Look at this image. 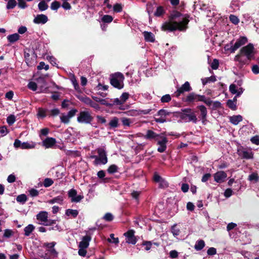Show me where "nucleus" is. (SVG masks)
<instances>
[{
    "instance_id": "nucleus-61",
    "label": "nucleus",
    "mask_w": 259,
    "mask_h": 259,
    "mask_svg": "<svg viewBox=\"0 0 259 259\" xmlns=\"http://www.w3.org/2000/svg\"><path fill=\"white\" fill-rule=\"evenodd\" d=\"M164 13V10L162 7H157L154 15L156 16H160Z\"/></svg>"
},
{
    "instance_id": "nucleus-16",
    "label": "nucleus",
    "mask_w": 259,
    "mask_h": 259,
    "mask_svg": "<svg viewBox=\"0 0 259 259\" xmlns=\"http://www.w3.org/2000/svg\"><path fill=\"white\" fill-rule=\"evenodd\" d=\"M161 139L160 140L157 141V144L159 145L157 151L159 152L162 153L166 150V143L167 142V138L163 136H160Z\"/></svg>"
},
{
    "instance_id": "nucleus-57",
    "label": "nucleus",
    "mask_w": 259,
    "mask_h": 259,
    "mask_svg": "<svg viewBox=\"0 0 259 259\" xmlns=\"http://www.w3.org/2000/svg\"><path fill=\"white\" fill-rule=\"evenodd\" d=\"M201 98L203 99H201V102H203L208 106H211L213 101H211L209 98H206L204 96Z\"/></svg>"
},
{
    "instance_id": "nucleus-44",
    "label": "nucleus",
    "mask_w": 259,
    "mask_h": 259,
    "mask_svg": "<svg viewBox=\"0 0 259 259\" xmlns=\"http://www.w3.org/2000/svg\"><path fill=\"white\" fill-rule=\"evenodd\" d=\"M50 114L49 115L50 116H56L58 115L60 113V110L58 108H54L49 111Z\"/></svg>"
},
{
    "instance_id": "nucleus-42",
    "label": "nucleus",
    "mask_w": 259,
    "mask_h": 259,
    "mask_svg": "<svg viewBox=\"0 0 259 259\" xmlns=\"http://www.w3.org/2000/svg\"><path fill=\"white\" fill-rule=\"evenodd\" d=\"M17 5L16 1L15 0H9L7 5V9H12Z\"/></svg>"
},
{
    "instance_id": "nucleus-9",
    "label": "nucleus",
    "mask_w": 259,
    "mask_h": 259,
    "mask_svg": "<svg viewBox=\"0 0 259 259\" xmlns=\"http://www.w3.org/2000/svg\"><path fill=\"white\" fill-rule=\"evenodd\" d=\"M250 60V59L240 52L234 58V61L238 62L237 66L240 69H241L244 65L247 64Z\"/></svg>"
},
{
    "instance_id": "nucleus-21",
    "label": "nucleus",
    "mask_w": 259,
    "mask_h": 259,
    "mask_svg": "<svg viewBox=\"0 0 259 259\" xmlns=\"http://www.w3.org/2000/svg\"><path fill=\"white\" fill-rule=\"evenodd\" d=\"M56 143V140L53 138H47L42 141V145L46 148H52Z\"/></svg>"
},
{
    "instance_id": "nucleus-52",
    "label": "nucleus",
    "mask_w": 259,
    "mask_h": 259,
    "mask_svg": "<svg viewBox=\"0 0 259 259\" xmlns=\"http://www.w3.org/2000/svg\"><path fill=\"white\" fill-rule=\"evenodd\" d=\"M8 133V130L5 126L0 127V138L3 137Z\"/></svg>"
},
{
    "instance_id": "nucleus-49",
    "label": "nucleus",
    "mask_w": 259,
    "mask_h": 259,
    "mask_svg": "<svg viewBox=\"0 0 259 259\" xmlns=\"http://www.w3.org/2000/svg\"><path fill=\"white\" fill-rule=\"evenodd\" d=\"M229 19L230 21L234 24H237L239 22V19L238 18L234 15H230L229 16Z\"/></svg>"
},
{
    "instance_id": "nucleus-26",
    "label": "nucleus",
    "mask_w": 259,
    "mask_h": 259,
    "mask_svg": "<svg viewBox=\"0 0 259 259\" xmlns=\"http://www.w3.org/2000/svg\"><path fill=\"white\" fill-rule=\"evenodd\" d=\"M35 227L32 224H29L24 229V235L26 236H29L34 231Z\"/></svg>"
},
{
    "instance_id": "nucleus-34",
    "label": "nucleus",
    "mask_w": 259,
    "mask_h": 259,
    "mask_svg": "<svg viewBox=\"0 0 259 259\" xmlns=\"http://www.w3.org/2000/svg\"><path fill=\"white\" fill-rule=\"evenodd\" d=\"M78 214V212L76 209H68L66 210L65 214L68 217L72 216L75 218Z\"/></svg>"
},
{
    "instance_id": "nucleus-8",
    "label": "nucleus",
    "mask_w": 259,
    "mask_h": 259,
    "mask_svg": "<svg viewBox=\"0 0 259 259\" xmlns=\"http://www.w3.org/2000/svg\"><path fill=\"white\" fill-rule=\"evenodd\" d=\"M93 120V117L90 113L87 110L79 112L77 117V121L79 123L89 124Z\"/></svg>"
},
{
    "instance_id": "nucleus-63",
    "label": "nucleus",
    "mask_w": 259,
    "mask_h": 259,
    "mask_svg": "<svg viewBox=\"0 0 259 259\" xmlns=\"http://www.w3.org/2000/svg\"><path fill=\"white\" fill-rule=\"evenodd\" d=\"M251 71L254 74H259V66L256 64L253 65L251 67Z\"/></svg>"
},
{
    "instance_id": "nucleus-36",
    "label": "nucleus",
    "mask_w": 259,
    "mask_h": 259,
    "mask_svg": "<svg viewBox=\"0 0 259 259\" xmlns=\"http://www.w3.org/2000/svg\"><path fill=\"white\" fill-rule=\"evenodd\" d=\"M27 200V196L24 194L18 195L16 198V201L22 204L25 203Z\"/></svg>"
},
{
    "instance_id": "nucleus-6",
    "label": "nucleus",
    "mask_w": 259,
    "mask_h": 259,
    "mask_svg": "<svg viewBox=\"0 0 259 259\" xmlns=\"http://www.w3.org/2000/svg\"><path fill=\"white\" fill-rule=\"evenodd\" d=\"M237 154L242 159H252L254 153L250 148L239 146L237 148Z\"/></svg>"
},
{
    "instance_id": "nucleus-7",
    "label": "nucleus",
    "mask_w": 259,
    "mask_h": 259,
    "mask_svg": "<svg viewBox=\"0 0 259 259\" xmlns=\"http://www.w3.org/2000/svg\"><path fill=\"white\" fill-rule=\"evenodd\" d=\"M247 41V38L245 36L239 37L235 42L234 45H227L225 47V49L229 51L230 53H234L236 50L239 48L241 46L246 44Z\"/></svg>"
},
{
    "instance_id": "nucleus-56",
    "label": "nucleus",
    "mask_w": 259,
    "mask_h": 259,
    "mask_svg": "<svg viewBox=\"0 0 259 259\" xmlns=\"http://www.w3.org/2000/svg\"><path fill=\"white\" fill-rule=\"evenodd\" d=\"M152 244L153 242L151 241H144L142 244L143 246H145V249L146 251H148L151 249Z\"/></svg>"
},
{
    "instance_id": "nucleus-10",
    "label": "nucleus",
    "mask_w": 259,
    "mask_h": 259,
    "mask_svg": "<svg viewBox=\"0 0 259 259\" xmlns=\"http://www.w3.org/2000/svg\"><path fill=\"white\" fill-rule=\"evenodd\" d=\"M240 52L250 60L254 58V47L251 44L243 47Z\"/></svg>"
},
{
    "instance_id": "nucleus-35",
    "label": "nucleus",
    "mask_w": 259,
    "mask_h": 259,
    "mask_svg": "<svg viewBox=\"0 0 259 259\" xmlns=\"http://www.w3.org/2000/svg\"><path fill=\"white\" fill-rule=\"evenodd\" d=\"M60 121L64 124H68L70 122V118L65 113H62L60 116Z\"/></svg>"
},
{
    "instance_id": "nucleus-51",
    "label": "nucleus",
    "mask_w": 259,
    "mask_h": 259,
    "mask_svg": "<svg viewBox=\"0 0 259 259\" xmlns=\"http://www.w3.org/2000/svg\"><path fill=\"white\" fill-rule=\"evenodd\" d=\"M221 103L220 102L216 101H213L212 103V110H217L218 109H219L221 108Z\"/></svg>"
},
{
    "instance_id": "nucleus-48",
    "label": "nucleus",
    "mask_w": 259,
    "mask_h": 259,
    "mask_svg": "<svg viewBox=\"0 0 259 259\" xmlns=\"http://www.w3.org/2000/svg\"><path fill=\"white\" fill-rule=\"evenodd\" d=\"M60 7V4L57 1H54L51 5V9L52 10L57 11Z\"/></svg>"
},
{
    "instance_id": "nucleus-38",
    "label": "nucleus",
    "mask_w": 259,
    "mask_h": 259,
    "mask_svg": "<svg viewBox=\"0 0 259 259\" xmlns=\"http://www.w3.org/2000/svg\"><path fill=\"white\" fill-rule=\"evenodd\" d=\"M171 232L174 237H176L179 235L180 230L179 228H177V225H174L171 228Z\"/></svg>"
},
{
    "instance_id": "nucleus-11",
    "label": "nucleus",
    "mask_w": 259,
    "mask_h": 259,
    "mask_svg": "<svg viewBox=\"0 0 259 259\" xmlns=\"http://www.w3.org/2000/svg\"><path fill=\"white\" fill-rule=\"evenodd\" d=\"M170 113L164 109L160 110L157 113L158 117L155 118V121L157 123H164L166 122V117Z\"/></svg>"
},
{
    "instance_id": "nucleus-30",
    "label": "nucleus",
    "mask_w": 259,
    "mask_h": 259,
    "mask_svg": "<svg viewBox=\"0 0 259 259\" xmlns=\"http://www.w3.org/2000/svg\"><path fill=\"white\" fill-rule=\"evenodd\" d=\"M22 149H33L35 146V144L34 142H23L22 144Z\"/></svg>"
},
{
    "instance_id": "nucleus-20",
    "label": "nucleus",
    "mask_w": 259,
    "mask_h": 259,
    "mask_svg": "<svg viewBox=\"0 0 259 259\" xmlns=\"http://www.w3.org/2000/svg\"><path fill=\"white\" fill-rule=\"evenodd\" d=\"M48 21V17L44 14H39L36 15V16L33 19V22L35 24H44L46 23Z\"/></svg>"
},
{
    "instance_id": "nucleus-13",
    "label": "nucleus",
    "mask_w": 259,
    "mask_h": 259,
    "mask_svg": "<svg viewBox=\"0 0 259 259\" xmlns=\"http://www.w3.org/2000/svg\"><path fill=\"white\" fill-rule=\"evenodd\" d=\"M197 108L200 111V115L199 118L202 121V123L204 124L207 122V111L206 108L204 105H199L197 107Z\"/></svg>"
},
{
    "instance_id": "nucleus-60",
    "label": "nucleus",
    "mask_w": 259,
    "mask_h": 259,
    "mask_svg": "<svg viewBox=\"0 0 259 259\" xmlns=\"http://www.w3.org/2000/svg\"><path fill=\"white\" fill-rule=\"evenodd\" d=\"M171 100V97L169 94L163 96L161 98V101L162 103H167Z\"/></svg>"
},
{
    "instance_id": "nucleus-58",
    "label": "nucleus",
    "mask_w": 259,
    "mask_h": 259,
    "mask_svg": "<svg viewBox=\"0 0 259 259\" xmlns=\"http://www.w3.org/2000/svg\"><path fill=\"white\" fill-rule=\"evenodd\" d=\"M129 94L128 93L124 92L121 94L119 98H120V100H121L124 103L129 98Z\"/></svg>"
},
{
    "instance_id": "nucleus-4",
    "label": "nucleus",
    "mask_w": 259,
    "mask_h": 259,
    "mask_svg": "<svg viewBox=\"0 0 259 259\" xmlns=\"http://www.w3.org/2000/svg\"><path fill=\"white\" fill-rule=\"evenodd\" d=\"M124 80V77L120 72H116L110 75V81L111 84L114 88L118 90L123 88Z\"/></svg>"
},
{
    "instance_id": "nucleus-59",
    "label": "nucleus",
    "mask_w": 259,
    "mask_h": 259,
    "mask_svg": "<svg viewBox=\"0 0 259 259\" xmlns=\"http://www.w3.org/2000/svg\"><path fill=\"white\" fill-rule=\"evenodd\" d=\"M79 99L81 102H83L85 104L89 105V106H90V104L92 103V101L90 98L86 97V96L82 97L81 98H80Z\"/></svg>"
},
{
    "instance_id": "nucleus-2",
    "label": "nucleus",
    "mask_w": 259,
    "mask_h": 259,
    "mask_svg": "<svg viewBox=\"0 0 259 259\" xmlns=\"http://www.w3.org/2000/svg\"><path fill=\"white\" fill-rule=\"evenodd\" d=\"M56 245V242L54 241L50 243H44L42 246L46 248L48 253L41 254L40 256L44 259H50L51 257H57L58 256V252L55 248V246Z\"/></svg>"
},
{
    "instance_id": "nucleus-64",
    "label": "nucleus",
    "mask_w": 259,
    "mask_h": 259,
    "mask_svg": "<svg viewBox=\"0 0 259 259\" xmlns=\"http://www.w3.org/2000/svg\"><path fill=\"white\" fill-rule=\"evenodd\" d=\"M251 142L256 145H259V136H255L250 139Z\"/></svg>"
},
{
    "instance_id": "nucleus-54",
    "label": "nucleus",
    "mask_w": 259,
    "mask_h": 259,
    "mask_svg": "<svg viewBox=\"0 0 259 259\" xmlns=\"http://www.w3.org/2000/svg\"><path fill=\"white\" fill-rule=\"evenodd\" d=\"M53 183L54 182L51 179L46 178L44 181V186L45 187H49L51 186Z\"/></svg>"
},
{
    "instance_id": "nucleus-24",
    "label": "nucleus",
    "mask_w": 259,
    "mask_h": 259,
    "mask_svg": "<svg viewBox=\"0 0 259 259\" xmlns=\"http://www.w3.org/2000/svg\"><path fill=\"white\" fill-rule=\"evenodd\" d=\"M151 109H146V110H140V111H138L136 110H132L128 111V115H131V116H134L136 115L139 114H147L150 113L151 111Z\"/></svg>"
},
{
    "instance_id": "nucleus-12",
    "label": "nucleus",
    "mask_w": 259,
    "mask_h": 259,
    "mask_svg": "<svg viewBox=\"0 0 259 259\" xmlns=\"http://www.w3.org/2000/svg\"><path fill=\"white\" fill-rule=\"evenodd\" d=\"M125 237L126 242L128 244H135L137 242V239L135 236V231L133 230H128L124 233Z\"/></svg>"
},
{
    "instance_id": "nucleus-1",
    "label": "nucleus",
    "mask_w": 259,
    "mask_h": 259,
    "mask_svg": "<svg viewBox=\"0 0 259 259\" xmlns=\"http://www.w3.org/2000/svg\"><path fill=\"white\" fill-rule=\"evenodd\" d=\"M188 20L186 18H180L178 21H171L169 22L166 23L163 27L165 29L170 31L176 30H184L186 28V25L188 24Z\"/></svg>"
},
{
    "instance_id": "nucleus-23",
    "label": "nucleus",
    "mask_w": 259,
    "mask_h": 259,
    "mask_svg": "<svg viewBox=\"0 0 259 259\" xmlns=\"http://www.w3.org/2000/svg\"><path fill=\"white\" fill-rule=\"evenodd\" d=\"M243 119L240 115H234L229 117L230 122L234 125H237Z\"/></svg>"
},
{
    "instance_id": "nucleus-25",
    "label": "nucleus",
    "mask_w": 259,
    "mask_h": 259,
    "mask_svg": "<svg viewBox=\"0 0 259 259\" xmlns=\"http://www.w3.org/2000/svg\"><path fill=\"white\" fill-rule=\"evenodd\" d=\"M48 109L39 108L37 110V116L38 118H44L47 115Z\"/></svg>"
},
{
    "instance_id": "nucleus-39",
    "label": "nucleus",
    "mask_w": 259,
    "mask_h": 259,
    "mask_svg": "<svg viewBox=\"0 0 259 259\" xmlns=\"http://www.w3.org/2000/svg\"><path fill=\"white\" fill-rule=\"evenodd\" d=\"M118 170V167L115 164H112L109 166L107 169V171L110 174H113L116 172Z\"/></svg>"
},
{
    "instance_id": "nucleus-18",
    "label": "nucleus",
    "mask_w": 259,
    "mask_h": 259,
    "mask_svg": "<svg viewBox=\"0 0 259 259\" xmlns=\"http://www.w3.org/2000/svg\"><path fill=\"white\" fill-rule=\"evenodd\" d=\"M203 95H199L191 93L187 96L186 101L187 102L201 101V99H203L201 97H203Z\"/></svg>"
},
{
    "instance_id": "nucleus-33",
    "label": "nucleus",
    "mask_w": 259,
    "mask_h": 259,
    "mask_svg": "<svg viewBox=\"0 0 259 259\" xmlns=\"http://www.w3.org/2000/svg\"><path fill=\"white\" fill-rule=\"evenodd\" d=\"M205 246V242L202 240L197 241L194 246L195 249L197 250H201Z\"/></svg>"
},
{
    "instance_id": "nucleus-53",
    "label": "nucleus",
    "mask_w": 259,
    "mask_h": 259,
    "mask_svg": "<svg viewBox=\"0 0 259 259\" xmlns=\"http://www.w3.org/2000/svg\"><path fill=\"white\" fill-rule=\"evenodd\" d=\"M248 180L250 181L257 182L258 180V177L257 174L252 173L248 177Z\"/></svg>"
},
{
    "instance_id": "nucleus-47",
    "label": "nucleus",
    "mask_w": 259,
    "mask_h": 259,
    "mask_svg": "<svg viewBox=\"0 0 259 259\" xmlns=\"http://www.w3.org/2000/svg\"><path fill=\"white\" fill-rule=\"evenodd\" d=\"M188 122L192 121L196 123L197 122V118L194 113L188 114Z\"/></svg>"
},
{
    "instance_id": "nucleus-43",
    "label": "nucleus",
    "mask_w": 259,
    "mask_h": 259,
    "mask_svg": "<svg viewBox=\"0 0 259 259\" xmlns=\"http://www.w3.org/2000/svg\"><path fill=\"white\" fill-rule=\"evenodd\" d=\"M121 122L124 126H130L132 121L131 119L126 117H123L121 118Z\"/></svg>"
},
{
    "instance_id": "nucleus-29",
    "label": "nucleus",
    "mask_w": 259,
    "mask_h": 259,
    "mask_svg": "<svg viewBox=\"0 0 259 259\" xmlns=\"http://www.w3.org/2000/svg\"><path fill=\"white\" fill-rule=\"evenodd\" d=\"M20 36L18 33H14L7 36L8 40L11 43H13L19 39Z\"/></svg>"
},
{
    "instance_id": "nucleus-32",
    "label": "nucleus",
    "mask_w": 259,
    "mask_h": 259,
    "mask_svg": "<svg viewBox=\"0 0 259 259\" xmlns=\"http://www.w3.org/2000/svg\"><path fill=\"white\" fill-rule=\"evenodd\" d=\"M118 118L116 117H113L110 120L109 125L112 128H115L118 126Z\"/></svg>"
},
{
    "instance_id": "nucleus-50",
    "label": "nucleus",
    "mask_w": 259,
    "mask_h": 259,
    "mask_svg": "<svg viewBox=\"0 0 259 259\" xmlns=\"http://www.w3.org/2000/svg\"><path fill=\"white\" fill-rule=\"evenodd\" d=\"M15 121L16 118L14 115H10L7 118V122L9 125H12Z\"/></svg>"
},
{
    "instance_id": "nucleus-31",
    "label": "nucleus",
    "mask_w": 259,
    "mask_h": 259,
    "mask_svg": "<svg viewBox=\"0 0 259 259\" xmlns=\"http://www.w3.org/2000/svg\"><path fill=\"white\" fill-rule=\"evenodd\" d=\"M63 201V198L61 196H59L50 200L48 202L50 204L58 203L62 204Z\"/></svg>"
},
{
    "instance_id": "nucleus-55",
    "label": "nucleus",
    "mask_w": 259,
    "mask_h": 259,
    "mask_svg": "<svg viewBox=\"0 0 259 259\" xmlns=\"http://www.w3.org/2000/svg\"><path fill=\"white\" fill-rule=\"evenodd\" d=\"M113 9L115 12L118 13L122 11V7L121 4L117 3L113 6Z\"/></svg>"
},
{
    "instance_id": "nucleus-40",
    "label": "nucleus",
    "mask_w": 259,
    "mask_h": 259,
    "mask_svg": "<svg viewBox=\"0 0 259 259\" xmlns=\"http://www.w3.org/2000/svg\"><path fill=\"white\" fill-rule=\"evenodd\" d=\"M113 18L111 16L108 15H105L102 17L101 20L102 22L104 23H109L113 21Z\"/></svg>"
},
{
    "instance_id": "nucleus-3",
    "label": "nucleus",
    "mask_w": 259,
    "mask_h": 259,
    "mask_svg": "<svg viewBox=\"0 0 259 259\" xmlns=\"http://www.w3.org/2000/svg\"><path fill=\"white\" fill-rule=\"evenodd\" d=\"M96 151L98 155H92L90 157L92 159H95L94 164L96 165L106 164L108 162V158L104 149L99 148L97 149Z\"/></svg>"
},
{
    "instance_id": "nucleus-15",
    "label": "nucleus",
    "mask_w": 259,
    "mask_h": 259,
    "mask_svg": "<svg viewBox=\"0 0 259 259\" xmlns=\"http://www.w3.org/2000/svg\"><path fill=\"white\" fill-rule=\"evenodd\" d=\"M68 195L71 198V202H78L83 198L81 195H77L76 190L74 189H70L68 191Z\"/></svg>"
},
{
    "instance_id": "nucleus-46",
    "label": "nucleus",
    "mask_w": 259,
    "mask_h": 259,
    "mask_svg": "<svg viewBox=\"0 0 259 259\" xmlns=\"http://www.w3.org/2000/svg\"><path fill=\"white\" fill-rule=\"evenodd\" d=\"M227 105L228 107H229L230 109H231L232 110H236V102L231 100H229L227 101Z\"/></svg>"
},
{
    "instance_id": "nucleus-45",
    "label": "nucleus",
    "mask_w": 259,
    "mask_h": 259,
    "mask_svg": "<svg viewBox=\"0 0 259 259\" xmlns=\"http://www.w3.org/2000/svg\"><path fill=\"white\" fill-rule=\"evenodd\" d=\"M110 238L108 239V241L110 242V243H114L115 244H117L118 243H119V239L118 238H115L114 237V235L113 234H111L110 235Z\"/></svg>"
},
{
    "instance_id": "nucleus-14",
    "label": "nucleus",
    "mask_w": 259,
    "mask_h": 259,
    "mask_svg": "<svg viewBox=\"0 0 259 259\" xmlns=\"http://www.w3.org/2000/svg\"><path fill=\"white\" fill-rule=\"evenodd\" d=\"M36 217L38 224L45 226L48 219V213L46 211H41L36 214Z\"/></svg>"
},
{
    "instance_id": "nucleus-41",
    "label": "nucleus",
    "mask_w": 259,
    "mask_h": 259,
    "mask_svg": "<svg viewBox=\"0 0 259 259\" xmlns=\"http://www.w3.org/2000/svg\"><path fill=\"white\" fill-rule=\"evenodd\" d=\"M141 192L140 191H133L131 193L132 198L136 200L137 203L139 202V197L141 194Z\"/></svg>"
},
{
    "instance_id": "nucleus-37",
    "label": "nucleus",
    "mask_w": 259,
    "mask_h": 259,
    "mask_svg": "<svg viewBox=\"0 0 259 259\" xmlns=\"http://www.w3.org/2000/svg\"><path fill=\"white\" fill-rule=\"evenodd\" d=\"M38 8L39 11H44L48 8V5L45 1H42L38 4Z\"/></svg>"
},
{
    "instance_id": "nucleus-17",
    "label": "nucleus",
    "mask_w": 259,
    "mask_h": 259,
    "mask_svg": "<svg viewBox=\"0 0 259 259\" xmlns=\"http://www.w3.org/2000/svg\"><path fill=\"white\" fill-rule=\"evenodd\" d=\"M192 90V88L188 81H186L180 88H178L177 90L176 94L177 96H180L186 92H190Z\"/></svg>"
},
{
    "instance_id": "nucleus-28",
    "label": "nucleus",
    "mask_w": 259,
    "mask_h": 259,
    "mask_svg": "<svg viewBox=\"0 0 259 259\" xmlns=\"http://www.w3.org/2000/svg\"><path fill=\"white\" fill-rule=\"evenodd\" d=\"M217 80L216 77L214 75H212L209 77H205L201 79V81L203 85H205L208 83L214 82Z\"/></svg>"
},
{
    "instance_id": "nucleus-19",
    "label": "nucleus",
    "mask_w": 259,
    "mask_h": 259,
    "mask_svg": "<svg viewBox=\"0 0 259 259\" xmlns=\"http://www.w3.org/2000/svg\"><path fill=\"white\" fill-rule=\"evenodd\" d=\"M214 181L219 183L223 182L227 178V174L223 171H219L214 174Z\"/></svg>"
},
{
    "instance_id": "nucleus-5",
    "label": "nucleus",
    "mask_w": 259,
    "mask_h": 259,
    "mask_svg": "<svg viewBox=\"0 0 259 259\" xmlns=\"http://www.w3.org/2000/svg\"><path fill=\"white\" fill-rule=\"evenodd\" d=\"M91 237L89 235L83 236L79 244L78 254L81 256H85L87 254L86 249L89 247Z\"/></svg>"
},
{
    "instance_id": "nucleus-62",
    "label": "nucleus",
    "mask_w": 259,
    "mask_h": 259,
    "mask_svg": "<svg viewBox=\"0 0 259 259\" xmlns=\"http://www.w3.org/2000/svg\"><path fill=\"white\" fill-rule=\"evenodd\" d=\"M49 68L48 65H46L44 62H40L37 66L38 70H41L45 69L46 70H48Z\"/></svg>"
},
{
    "instance_id": "nucleus-27",
    "label": "nucleus",
    "mask_w": 259,
    "mask_h": 259,
    "mask_svg": "<svg viewBox=\"0 0 259 259\" xmlns=\"http://www.w3.org/2000/svg\"><path fill=\"white\" fill-rule=\"evenodd\" d=\"M158 137H160V136L157 135L155 133L151 130L147 131L146 135L145 136V138L146 139H153Z\"/></svg>"
},
{
    "instance_id": "nucleus-22",
    "label": "nucleus",
    "mask_w": 259,
    "mask_h": 259,
    "mask_svg": "<svg viewBox=\"0 0 259 259\" xmlns=\"http://www.w3.org/2000/svg\"><path fill=\"white\" fill-rule=\"evenodd\" d=\"M145 41L147 42H153L155 41V36L151 32L145 31L143 32Z\"/></svg>"
}]
</instances>
